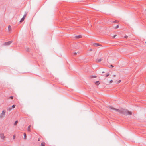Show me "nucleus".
I'll return each instance as SVG.
<instances>
[{"instance_id":"1","label":"nucleus","mask_w":146,"mask_h":146,"mask_svg":"<svg viewBox=\"0 0 146 146\" xmlns=\"http://www.w3.org/2000/svg\"><path fill=\"white\" fill-rule=\"evenodd\" d=\"M109 108L111 110H115L118 112L120 113H121L125 115H131L132 114V113L131 111H129L126 109H121L119 110L118 109H116L113 106H109Z\"/></svg>"},{"instance_id":"2","label":"nucleus","mask_w":146,"mask_h":146,"mask_svg":"<svg viewBox=\"0 0 146 146\" xmlns=\"http://www.w3.org/2000/svg\"><path fill=\"white\" fill-rule=\"evenodd\" d=\"M5 110H3L2 111V113L0 115V118H2L5 115Z\"/></svg>"},{"instance_id":"3","label":"nucleus","mask_w":146,"mask_h":146,"mask_svg":"<svg viewBox=\"0 0 146 146\" xmlns=\"http://www.w3.org/2000/svg\"><path fill=\"white\" fill-rule=\"evenodd\" d=\"M13 42L12 41H9L3 43V45L4 46H9Z\"/></svg>"},{"instance_id":"4","label":"nucleus","mask_w":146,"mask_h":146,"mask_svg":"<svg viewBox=\"0 0 146 146\" xmlns=\"http://www.w3.org/2000/svg\"><path fill=\"white\" fill-rule=\"evenodd\" d=\"M0 138L3 139L5 137V136L4 135V134L3 133H1L0 134Z\"/></svg>"},{"instance_id":"5","label":"nucleus","mask_w":146,"mask_h":146,"mask_svg":"<svg viewBox=\"0 0 146 146\" xmlns=\"http://www.w3.org/2000/svg\"><path fill=\"white\" fill-rule=\"evenodd\" d=\"M31 127V125H29L28 127L27 130L28 132H30L31 131V129H30Z\"/></svg>"},{"instance_id":"6","label":"nucleus","mask_w":146,"mask_h":146,"mask_svg":"<svg viewBox=\"0 0 146 146\" xmlns=\"http://www.w3.org/2000/svg\"><path fill=\"white\" fill-rule=\"evenodd\" d=\"M82 37V36L81 35H78L75 36V38L77 39H79L81 38Z\"/></svg>"},{"instance_id":"7","label":"nucleus","mask_w":146,"mask_h":146,"mask_svg":"<svg viewBox=\"0 0 146 146\" xmlns=\"http://www.w3.org/2000/svg\"><path fill=\"white\" fill-rule=\"evenodd\" d=\"M94 46H101L100 44H98V43H95L94 44Z\"/></svg>"},{"instance_id":"8","label":"nucleus","mask_w":146,"mask_h":146,"mask_svg":"<svg viewBox=\"0 0 146 146\" xmlns=\"http://www.w3.org/2000/svg\"><path fill=\"white\" fill-rule=\"evenodd\" d=\"M110 75V74L109 73H106V74H105V75H104V76L107 77L109 76Z\"/></svg>"},{"instance_id":"9","label":"nucleus","mask_w":146,"mask_h":146,"mask_svg":"<svg viewBox=\"0 0 146 146\" xmlns=\"http://www.w3.org/2000/svg\"><path fill=\"white\" fill-rule=\"evenodd\" d=\"M25 19V18H24V17H23V18H22L21 20H20V23H21Z\"/></svg>"},{"instance_id":"10","label":"nucleus","mask_w":146,"mask_h":146,"mask_svg":"<svg viewBox=\"0 0 146 146\" xmlns=\"http://www.w3.org/2000/svg\"><path fill=\"white\" fill-rule=\"evenodd\" d=\"M12 109V108L11 107H10L8 108V111H10Z\"/></svg>"},{"instance_id":"11","label":"nucleus","mask_w":146,"mask_h":146,"mask_svg":"<svg viewBox=\"0 0 146 146\" xmlns=\"http://www.w3.org/2000/svg\"><path fill=\"white\" fill-rule=\"evenodd\" d=\"M100 82L99 81H96L95 82V84L96 85H98L100 84Z\"/></svg>"},{"instance_id":"12","label":"nucleus","mask_w":146,"mask_h":146,"mask_svg":"<svg viewBox=\"0 0 146 146\" xmlns=\"http://www.w3.org/2000/svg\"><path fill=\"white\" fill-rule=\"evenodd\" d=\"M8 29L9 31H10L11 30V28L10 25H9L8 26Z\"/></svg>"},{"instance_id":"13","label":"nucleus","mask_w":146,"mask_h":146,"mask_svg":"<svg viewBox=\"0 0 146 146\" xmlns=\"http://www.w3.org/2000/svg\"><path fill=\"white\" fill-rule=\"evenodd\" d=\"M24 139H26L27 137L26 134L25 133H24Z\"/></svg>"},{"instance_id":"14","label":"nucleus","mask_w":146,"mask_h":146,"mask_svg":"<svg viewBox=\"0 0 146 146\" xmlns=\"http://www.w3.org/2000/svg\"><path fill=\"white\" fill-rule=\"evenodd\" d=\"M41 146H45V143L44 142H42L41 144Z\"/></svg>"},{"instance_id":"15","label":"nucleus","mask_w":146,"mask_h":146,"mask_svg":"<svg viewBox=\"0 0 146 146\" xmlns=\"http://www.w3.org/2000/svg\"><path fill=\"white\" fill-rule=\"evenodd\" d=\"M119 26V25H117L115 27H114L115 29H116L117 28H118Z\"/></svg>"},{"instance_id":"16","label":"nucleus","mask_w":146,"mask_h":146,"mask_svg":"<svg viewBox=\"0 0 146 146\" xmlns=\"http://www.w3.org/2000/svg\"><path fill=\"white\" fill-rule=\"evenodd\" d=\"M102 59L101 58L98 59L97 60L98 62H99L102 60Z\"/></svg>"},{"instance_id":"17","label":"nucleus","mask_w":146,"mask_h":146,"mask_svg":"<svg viewBox=\"0 0 146 146\" xmlns=\"http://www.w3.org/2000/svg\"><path fill=\"white\" fill-rule=\"evenodd\" d=\"M17 123H18V121H16L15 122V123H14V125H16L17 124Z\"/></svg>"},{"instance_id":"18","label":"nucleus","mask_w":146,"mask_h":146,"mask_svg":"<svg viewBox=\"0 0 146 146\" xmlns=\"http://www.w3.org/2000/svg\"><path fill=\"white\" fill-rule=\"evenodd\" d=\"M77 54V53L76 52H74L73 53V55L74 56H76Z\"/></svg>"},{"instance_id":"19","label":"nucleus","mask_w":146,"mask_h":146,"mask_svg":"<svg viewBox=\"0 0 146 146\" xmlns=\"http://www.w3.org/2000/svg\"><path fill=\"white\" fill-rule=\"evenodd\" d=\"M16 105H13L12 106V108H14L15 106Z\"/></svg>"},{"instance_id":"20","label":"nucleus","mask_w":146,"mask_h":146,"mask_svg":"<svg viewBox=\"0 0 146 146\" xmlns=\"http://www.w3.org/2000/svg\"><path fill=\"white\" fill-rule=\"evenodd\" d=\"M9 98H10L11 99H13V96H11L9 97Z\"/></svg>"},{"instance_id":"21","label":"nucleus","mask_w":146,"mask_h":146,"mask_svg":"<svg viewBox=\"0 0 146 146\" xmlns=\"http://www.w3.org/2000/svg\"><path fill=\"white\" fill-rule=\"evenodd\" d=\"M127 37H128V36L126 35H125L124 36V38H127Z\"/></svg>"},{"instance_id":"22","label":"nucleus","mask_w":146,"mask_h":146,"mask_svg":"<svg viewBox=\"0 0 146 146\" xmlns=\"http://www.w3.org/2000/svg\"><path fill=\"white\" fill-rule=\"evenodd\" d=\"M15 135H13V139H15Z\"/></svg>"},{"instance_id":"23","label":"nucleus","mask_w":146,"mask_h":146,"mask_svg":"<svg viewBox=\"0 0 146 146\" xmlns=\"http://www.w3.org/2000/svg\"><path fill=\"white\" fill-rule=\"evenodd\" d=\"M113 82V80H111L110 81V83H112Z\"/></svg>"},{"instance_id":"24","label":"nucleus","mask_w":146,"mask_h":146,"mask_svg":"<svg viewBox=\"0 0 146 146\" xmlns=\"http://www.w3.org/2000/svg\"><path fill=\"white\" fill-rule=\"evenodd\" d=\"M97 77V76H92V77L93 78H96Z\"/></svg>"},{"instance_id":"25","label":"nucleus","mask_w":146,"mask_h":146,"mask_svg":"<svg viewBox=\"0 0 146 146\" xmlns=\"http://www.w3.org/2000/svg\"><path fill=\"white\" fill-rule=\"evenodd\" d=\"M27 51V52H29V48H27V50H26Z\"/></svg>"},{"instance_id":"26","label":"nucleus","mask_w":146,"mask_h":146,"mask_svg":"<svg viewBox=\"0 0 146 146\" xmlns=\"http://www.w3.org/2000/svg\"><path fill=\"white\" fill-rule=\"evenodd\" d=\"M26 14L24 15L23 16V17H24V18H25L26 17Z\"/></svg>"},{"instance_id":"27","label":"nucleus","mask_w":146,"mask_h":146,"mask_svg":"<svg viewBox=\"0 0 146 146\" xmlns=\"http://www.w3.org/2000/svg\"><path fill=\"white\" fill-rule=\"evenodd\" d=\"M40 138H38V141H40Z\"/></svg>"},{"instance_id":"28","label":"nucleus","mask_w":146,"mask_h":146,"mask_svg":"<svg viewBox=\"0 0 146 146\" xmlns=\"http://www.w3.org/2000/svg\"><path fill=\"white\" fill-rule=\"evenodd\" d=\"M116 36H117L116 35H114V36L113 37V38H115Z\"/></svg>"},{"instance_id":"29","label":"nucleus","mask_w":146,"mask_h":146,"mask_svg":"<svg viewBox=\"0 0 146 146\" xmlns=\"http://www.w3.org/2000/svg\"><path fill=\"white\" fill-rule=\"evenodd\" d=\"M110 66H111V67H112V68L114 67V66L113 65H110Z\"/></svg>"},{"instance_id":"30","label":"nucleus","mask_w":146,"mask_h":146,"mask_svg":"<svg viewBox=\"0 0 146 146\" xmlns=\"http://www.w3.org/2000/svg\"><path fill=\"white\" fill-rule=\"evenodd\" d=\"M113 22L114 23H116L117 22V21H113Z\"/></svg>"},{"instance_id":"31","label":"nucleus","mask_w":146,"mask_h":146,"mask_svg":"<svg viewBox=\"0 0 146 146\" xmlns=\"http://www.w3.org/2000/svg\"><path fill=\"white\" fill-rule=\"evenodd\" d=\"M90 51H92V49H90Z\"/></svg>"},{"instance_id":"32","label":"nucleus","mask_w":146,"mask_h":146,"mask_svg":"<svg viewBox=\"0 0 146 146\" xmlns=\"http://www.w3.org/2000/svg\"><path fill=\"white\" fill-rule=\"evenodd\" d=\"M121 82V80H119L118 82V83H119L120 82Z\"/></svg>"},{"instance_id":"33","label":"nucleus","mask_w":146,"mask_h":146,"mask_svg":"<svg viewBox=\"0 0 146 146\" xmlns=\"http://www.w3.org/2000/svg\"><path fill=\"white\" fill-rule=\"evenodd\" d=\"M105 73V72H104V71H102V73Z\"/></svg>"},{"instance_id":"34","label":"nucleus","mask_w":146,"mask_h":146,"mask_svg":"<svg viewBox=\"0 0 146 146\" xmlns=\"http://www.w3.org/2000/svg\"><path fill=\"white\" fill-rule=\"evenodd\" d=\"M113 76H114V77H115V76H116V75H113Z\"/></svg>"},{"instance_id":"35","label":"nucleus","mask_w":146,"mask_h":146,"mask_svg":"<svg viewBox=\"0 0 146 146\" xmlns=\"http://www.w3.org/2000/svg\"><path fill=\"white\" fill-rule=\"evenodd\" d=\"M145 43H146V41L145 42Z\"/></svg>"},{"instance_id":"36","label":"nucleus","mask_w":146,"mask_h":146,"mask_svg":"<svg viewBox=\"0 0 146 146\" xmlns=\"http://www.w3.org/2000/svg\"><path fill=\"white\" fill-rule=\"evenodd\" d=\"M145 10H146V9H145Z\"/></svg>"}]
</instances>
